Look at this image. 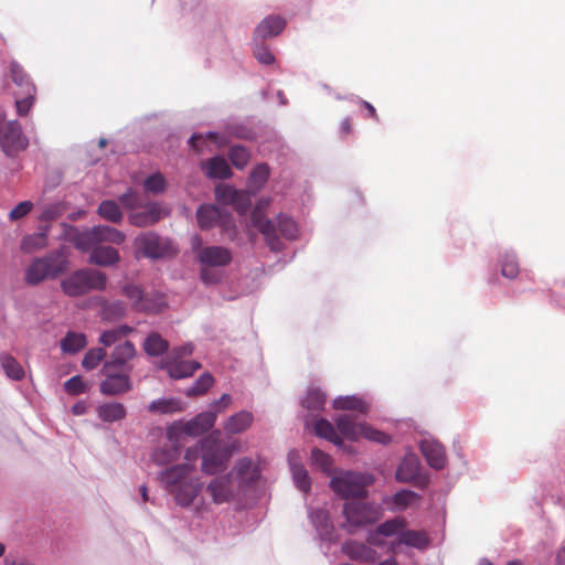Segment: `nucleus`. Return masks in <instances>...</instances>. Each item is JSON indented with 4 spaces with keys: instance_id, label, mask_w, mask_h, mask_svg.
I'll use <instances>...</instances> for the list:
<instances>
[{
    "instance_id": "obj_28",
    "label": "nucleus",
    "mask_w": 565,
    "mask_h": 565,
    "mask_svg": "<svg viewBox=\"0 0 565 565\" xmlns=\"http://www.w3.org/2000/svg\"><path fill=\"white\" fill-rule=\"evenodd\" d=\"M136 354V349L132 342L125 341L124 343L118 344L111 355L110 360L105 362V364H111L115 369H122Z\"/></svg>"
},
{
    "instance_id": "obj_27",
    "label": "nucleus",
    "mask_w": 565,
    "mask_h": 565,
    "mask_svg": "<svg viewBox=\"0 0 565 565\" xmlns=\"http://www.w3.org/2000/svg\"><path fill=\"white\" fill-rule=\"evenodd\" d=\"M233 472L245 486H252L259 478V470L256 466H254L252 459L249 458L239 459L236 462Z\"/></svg>"
},
{
    "instance_id": "obj_45",
    "label": "nucleus",
    "mask_w": 565,
    "mask_h": 565,
    "mask_svg": "<svg viewBox=\"0 0 565 565\" xmlns=\"http://www.w3.org/2000/svg\"><path fill=\"white\" fill-rule=\"evenodd\" d=\"M407 522L403 516H396L394 519L387 520L380 525L379 533H382L383 536H393L399 535L401 532L406 527Z\"/></svg>"
},
{
    "instance_id": "obj_2",
    "label": "nucleus",
    "mask_w": 565,
    "mask_h": 565,
    "mask_svg": "<svg viewBox=\"0 0 565 565\" xmlns=\"http://www.w3.org/2000/svg\"><path fill=\"white\" fill-rule=\"evenodd\" d=\"M68 267L67 259L61 253H52L44 257H36L28 266L24 280L30 286H36L45 279H54Z\"/></svg>"
},
{
    "instance_id": "obj_6",
    "label": "nucleus",
    "mask_w": 565,
    "mask_h": 565,
    "mask_svg": "<svg viewBox=\"0 0 565 565\" xmlns=\"http://www.w3.org/2000/svg\"><path fill=\"white\" fill-rule=\"evenodd\" d=\"M28 146L29 139L19 121L0 120V147L7 157H18Z\"/></svg>"
},
{
    "instance_id": "obj_62",
    "label": "nucleus",
    "mask_w": 565,
    "mask_h": 565,
    "mask_svg": "<svg viewBox=\"0 0 565 565\" xmlns=\"http://www.w3.org/2000/svg\"><path fill=\"white\" fill-rule=\"evenodd\" d=\"M64 388L68 394L78 395L85 392V384L81 376L76 375L64 383Z\"/></svg>"
},
{
    "instance_id": "obj_37",
    "label": "nucleus",
    "mask_w": 565,
    "mask_h": 565,
    "mask_svg": "<svg viewBox=\"0 0 565 565\" xmlns=\"http://www.w3.org/2000/svg\"><path fill=\"white\" fill-rule=\"evenodd\" d=\"M143 350L150 356H160L169 350V342L158 332H151L143 342Z\"/></svg>"
},
{
    "instance_id": "obj_40",
    "label": "nucleus",
    "mask_w": 565,
    "mask_h": 565,
    "mask_svg": "<svg viewBox=\"0 0 565 565\" xmlns=\"http://www.w3.org/2000/svg\"><path fill=\"white\" fill-rule=\"evenodd\" d=\"M97 213L102 218L115 224L120 223L124 217L119 205L113 200L103 201L97 209Z\"/></svg>"
},
{
    "instance_id": "obj_38",
    "label": "nucleus",
    "mask_w": 565,
    "mask_h": 565,
    "mask_svg": "<svg viewBox=\"0 0 565 565\" xmlns=\"http://www.w3.org/2000/svg\"><path fill=\"white\" fill-rule=\"evenodd\" d=\"M333 407L335 409L355 411L360 414H366L369 411L367 403L356 396L338 397L333 401Z\"/></svg>"
},
{
    "instance_id": "obj_30",
    "label": "nucleus",
    "mask_w": 565,
    "mask_h": 565,
    "mask_svg": "<svg viewBox=\"0 0 565 565\" xmlns=\"http://www.w3.org/2000/svg\"><path fill=\"white\" fill-rule=\"evenodd\" d=\"M254 416L248 411H241L232 415L225 423L224 429L228 434H241L247 430L253 424Z\"/></svg>"
},
{
    "instance_id": "obj_31",
    "label": "nucleus",
    "mask_w": 565,
    "mask_h": 565,
    "mask_svg": "<svg viewBox=\"0 0 565 565\" xmlns=\"http://www.w3.org/2000/svg\"><path fill=\"white\" fill-rule=\"evenodd\" d=\"M98 417L105 423H114L124 419L127 411L121 403H106L97 408Z\"/></svg>"
},
{
    "instance_id": "obj_55",
    "label": "nucleus",
    "mask_w": 565,
    "mask_h": 565,
    "mask_svg": "<svg viewBox=\"0 0 565 565\" xmlns=\"http://www.w3.org/2000/svg\"><path fill=\"white\" fill-rule=\"evenodd\" d=\"M254 56L260 64L264 65H270L275 62V56L262 40H258L256 42V45L254 47Z\"/></svg>"
},
{
    "instance_id": "obj_36",
    "label": "nucleus",
    "mask_w": 565,
    "mask_h": 565,
    "mask_svg": "<svg viewBox=\"0 0 565 565\" xmlns=\"http://www.w3.org/2000/svg\"><path fill=\"white\" fill-rule=\"evenodd\" d=\"M87 344L86 335L74 331H68L61 340V349L64 353L75 354Z\"/></svg>"
},
{
    "instance_id": "obj_12",
    "label": "nucleus",
    "mask_w": 565,
    "mask_h": 565,
    "mask_svg": "<svg viewBox=\"0 0 565 565\" xmlns=\"http://www.w3.org/2000/svg\"><path fill=\"white\" fill-rule=\"evenodd\" d=\"M232 456V449L218 446L209 447L205 445V449L202 454V470L206 475H215L223 471L226 467V462Z\"/></svg>"
},
{
    "instance_id": "obj_59",
    "label": "nucleus",
    "mask_w": 565,
    "mask_h": 565,
    "mask_svg": "<svg viewBox=\"0 0 565 565\" xmlns=\"http://www.w3.org/2000/svg\"><path fill=\"white\" fill-rule=\"evenodd\" d=\"M119 201L122 204V206L128 210H136L139 207H143V202H142L140 195L134 190H129L128 192L124 193L119 198Z\"/></svg>"
},
{
    "instance_id": "obj_49",
    "label": "nucleus",
    "mask_w": 565,
    "mask_h": 565,
    "mask_svg": "<svg viewBox=\"0 0 565 565\" xmlns=\"http://www.w3.org/2000/svg\"><path fill=\"white\" fill-rule=\"evenodd\" d=\"M269 173V167L266 163H259L253 169L249 175V182L256 191L267 182Z\"/></svg>"
},
{
    "instance_id": "obj_35",
    "label": "nucleus",
    "mask_w": 565,
    "mask_h": 565,
    "mask_svg": "<svg viewBox=\"0 0 565 565\" xmlns=\"http://www.w3.org/2000/svg\"><path fill=\"white\" fill-rule=\"evenodd\" d=\"M0 364L6 375L13 381H21L25 376L22 365L9 353L0 354Z\"/></svg>"
},
{
    "instance_id": "obj_61",
    "label": "nucleus",
    "mask_w": 565,
    "mask_h": 565,
    "mask_svg": "<svg viewBox=\"0 0 565 565\" xmlns=\"http://www.w3.org/2000/svg\"><path fill=\"white\" fill-rule=\"evenodd\" d=\"M194 347L192 343H186L180 347H175L168 356L164 359L171 360H185V358L193 354Z\"/></svg>"
},
{
    "instance_id": "obj_17",
    "label": "nucleus",
    "mask_w": 565,
    "mask_h": 565,
    "mask_svg": "<svg viewBox=\"0 0 565 565\" xmlns=\"http://www.w3.org/2000/svg\"><path fill=\"white\" fill-rule=\"evenodd\" d=\"M215 504L228 502L233 498L232 477L225 475L213 479L206 487Z\"/></svg>"
},
{
    "instance_id": "obj_16",
    "label": "nucleus",
    "mask_w": 565,
    "mask_h": 565,
    "mask_svg": "<svg viewBox=\"0 0 565 565\" xmlns=\"http://www.w3.org/2000/svg\"><path fill=\"white\" fill-rule=\"evenodd\" d=\"M216 420V412H203L196 415L193 419L182 424V433L189 436H200L210 430Z\"/></svg>"
},
{
    "instance_id": "obj_43",
    "label": "nucleus",
    "mask_w": 565,
    "mask_h": 565,
    "mask_svg": "<svg viewBox=\"0 0 565 565\" xmlns=\"http://www.w3.org/2000/svg\"><path fill=\"white\" fill-rule=\"evenodd\" d=\"M148 409L151 413L172 414V413L181 412L182 407L180 405V402L177 399L161 398V399L152 401L149 404Z\"/></svg>"
},
{
    "instance_id": "obj_7",
    "label": "nucleus",
    "mask_w": 565,
    "mask_h": 565,
    "mask_svg": "<svg viewBox=\"0 0 565 565\" xmlns=\"http://www.w3.org/2000/svg\"><path fill=\"white\" fill-rule=\"evenodd\" d=\"M134 246L137 252L147 258H162L175 254L172 243L159 236L154 232H147L138 235L134 239Z\"/></svg>"
},
{
    "instance_id": "obj_5",
    "label": "nucleus",
    "mask_w": 565,
    "mask_h": 565,
    "mask_svg": "<svg viewBox=\"0 0 565 565\" xmlns=\"http://www.w3.org/2000/svg\"><path fill=\"white\" fill-rule=\"evenodd\" d=\"M196 220L199 227L203 231L218 226L231 239L236 235L235 223L232 214L216 205H201L196 211Z\"/></svg>"
},
{
    "instance_id": "obj_51",
    "label": "nucleus",
    "mask_w": 565,
    "mask_h": 565,
    "mask_svg": "<svg viewBox=\"0 0 565 565\" xmlns=\"http://www.w3.org/2000/svg\"><path fill=\"white\" fill-rule=\"evenodd\" d=\"M35 95L36 94L14 93L15 107L19 116L23 117L29 114L35 102Z\"/></svg>"
},
{
    "instance_id": "obj_22",
    "label": "nucleus",
    "mask_w": 565,
    "mask_h": 565,
    "mask_svg": "<svg viewBox=\"0 0 565 565\" xmlns=\"http://www.w3.org/2000/svg\"><path fill=\"white\" fill-rule=\"evenodd\" d=\"M194 470V466L190 463H180L168 468L161 473V481L167 489L175 488L188 480L189 473Z\"/></svg>"
},
{
    "instance_id": "obj_25",
    "label": "nucleus",
    "mask_w": 565,
    "mask_h": 565,
    "mask_svg": "<svg viewBox=\"0 0 565 565\" xmlns=\"http://www.w3.org/2000/svg\"><path fill=\"white\" fill-rule=\"evenodd\" d=\"M202 169L210 179L225 180L230 179L233 174L227 161L220 156L203 162Z\"/></svg>"
},
{
    "instance_id": "obj_13",
    "label": "nucleus",
    "mask_w": 565,
    "mask_h": 565,
    "mask_svg": "<svg viewBox=\"0 0 565 565\" xmlns=\"http://www.w3.org/2000/svg\"><path fill=\"white\" fill-rule=\"evenodd\" d=\"M201 366V363L194 360L162 359L159 362V367L167 371L168 375L173 380L190 377L200 370Z\"/></svg>"
},
{
    "instance_id": "obj_64",
    "label": "nucleus",
    "mask_w": 565,
    "mask_h": 565,
    "mask_svg": "<svg viewBox=\"0 0 565 565\" xmlns=\"http://www.w3.org/2000/svg\"><path fill=\"white\" fill-rule=\"evenodd\" d=\"M230 204L234 205L239 213H244L250 204L249 195L246 192L241 191V196L235 198V200L231 201Z\"/></svg>"
},
{
    "instance_id": "obj_54",
    "label": "nucleus",
    "mask_w": 565,
    "mask_h": 565,
    "mask_svg": "<svg viewBox=\"0 0 565 565\" xmlns=\"http://www.w3.org/2000/svg\"><path fill=\"white\" fill-rule=\"evenodd\" d=\"M215 195L217 201L230 204L231 201H234L235 198L241 196V191L234 189L228 184H218L215 188Z\"/></svg>"
},
{
    "instance_id": "obj_53",
    "label": "nucleus",
    "mask_w": 565,
    "mask_h": 565,
    "mask_svg": "<svg viewBox=\"0 0 565 565\" xmlns=\"http://www.w3.org/2000/svg\"><path fill=\"white\" fill-rule=\"evenodd\" d=\"M166 179L161 173L151 174L143 182L145 190L153 194L162 193L166 190Z\"/></svg>"
},
{
    "instance_id": "obj_44",
    "label": "nucleus",
    "mask_w": 565,
    "mask_h": 565,
    "mask_svg": "<svg viewBox=\"0 0 565 565\" xmlns=\"http://www.w3.org/2000/svg\"><path fill=\"white\" fill-rule=\"evenodd\" d=\"M214 384V377L211 373H203L186 391V396L194 397L205 394Z\"/></svg>"
},
{
    "instance_id": "obj_58",
    "label": "nucleus",
    "mask_w": 565,
    "mask_h": 565,
    "mask_svg": "<svg viewBox=\"0 0 565 565\" xmlns=\"http://www.w3.org/2000/svg\"><path fill=\"white\" fill-rule=\"evenodd\" d=\"M33 207L34 204L31 201H22L9 212L8 217L11 222H17L25 217Z\"/></svg>"
},
{
    "instance_id": "obj_60",
    "label": "nucleus",
    "mask_w": 565,
    "mask_h": 565,
    "mask_svg": "<svg viewBox=\"0 0 565 565\" xmlns=\"http://www.w3.org/2000/svg\"><path fill=\"white\" fill-rule=\"evenodd\" d=\"M418 495L411 490H402L394 494L393 502L396 507L405 509L409 505Z\"/></svg>"
},
{
    "instance_id": "obj_48",
    "label": "nucleus",
    "mask_w": 565,
    "mask_h": 565,
    "mask_svg": "<svg viewBox=\"0 0 565 565\" xmlns=\"http://www.w3.org/2000/svg\"><path fill=\"white\" fill-rule=\"evenodd\" d=\"M107 353L103 348H94L86 352L82 365L85 370H94L105 358Z\"/></svg>"
},
{
    "instance_id": "obj_19",
    "label": "nucleus",
    "mask_w": 565,
    "mask_h": 565,
    "mask_svg": "<svg viewBox=\"0 0 565 565\" xmlns=\"http://www.w3.org/2000/svg\"><path fill=\"white\" fill-rule=\"evenodd\" d=\"M341 551L351 559L364 563H374L377 558L375 550L364 543L353 540L345 541L341 546Z\"/></svg>"
},
{
    "instance_id": "obj_41",
    "label": "nucleus",
    "mask_w": 565,
    "mask_h": 565,
    "mask_svg": "<svg viewBox=\"0 0 565 565\" xmlns=\"http://www.w3.org/2000/svg\"><path fill=\"white\" fill-rule=\"evenodd\" d=\"M47 245L46 233H35L31 235H26L21 241V250L23 253H34L36 250L45 248Z\"/></svg>"
},
{
    "instance_id": "obj_29",
    "label": "nucleus",
    "mask_w": 565,
    "mask_h": 565,
    "mask_svg": "<svg viewBox=\"0 0 565 565\" xmlns=\"http://www.w3.org/2000/svg\"><path fill=\"white\" fill-rule=\"evenodd\" d=\"M61 288L68 297H79L88 294L81 269L63 279L61 281Z\"/></svg>"
},
{
    "instance_id": "obj_4",
    "label": "nucleus",
    "mask_w": 565,
    "mask_h": 565,
    "mask_svg": "<svg viewBox=\"0 0 565 565\" xmlns=\"http://www.w3.org/2000/svg\"><path fill=\"white\" fill-rule=\"evenodd\" d=\"M372 483L369 475L342 471L330 481V488L341 498H365L366 487Z\"/></svg>"
},
{
    "instance_id": "obj_26",
    "label": "nucleus",
    "mask_w": 565,
    "mask_h": 565,
    "mask_svg": "<svg viewBox=\"0 0 565 565\" xmlns=\"http://www.w3.org/2000/svg\"><path fill=\"white\" fill-rule=\"evenodd\" d=\"M396 545H406L418 550H425L429 545V537L422 530H403L394 543Z\"/></svg>"
},
{
    "instance_id": "obj_8",
    "label": "nucleus",
    "mask_w": 565,
    "mask_h": 565,
    "mask_svg": "<svg viewBox=\"0 0 565 565\" xmlns=\"http://www.w3.org/2000/svg\"><path fill=\"white\" fill-rule=\"evenodd\" d=\"M121 295L130 301L131 308L138 312L157 313L161 310L162 300L146 294L141 286L137 284H124Z\"/></svg>"
},
{
    "instance_id": "obj_20",
    "label": "nucleus",
    "mask_w": 565,
    "mask_h": 565,
    "mask_svg": "<svg viewBox=\"0 0 565 565\" xmlns=\"http://www.w3.org/2000/svg\"><path fill=\"white\" fill-rule=\"evenodd\" d=\"M88 252L90 253L88 262L93 265L110 267L120 262L119 252L111 246L94 245Z\"/></svg>"
},
{
    "instance_id": "obj_57",
    "label": "nucleus",
    "mask_w": 565,
    "mask_h": 565,
    "mask_svg": "<svg viewBox=\"0 0 565 565\" xmlns=\"http://www.w3.org/2000/svg\"><path fill=\"white\" fill-rule=\"evenodd\" d=\"M362 437L383 445H386L391 441V437L387 434L377 430L365 423L363 426Z\"/></svg>"
},
{
    "instance_id": "obj_11",
    "label": "nucleus",
    "mask_w": 565,
    "mask_h": 565,
    "mask_svg": "<svg viewBox=\"0 0 565 565\" xmlns=\"http://www.w3.org/2000/svg\"><path fill=\"white\" fill-rule=\"evenodd\" d=\"M201 241L195 237L193 248L196 249V258L202 266L223 267L232 262V253L223 246L200 247Z\"/></svg>"
},
{
    "instance_id": "obj_32",
    "label": "nucleus",
    "mask_w": 565,
    "mask_h": 565,
    "mask_svg": "<svg viewBox=\"0 0 565 565\" xmlns=\"http://www.w3.org/2000/svg\"><path fill=\"white\" fill-rule=\"evenodd\" d=\"M10 72L13 83L20 88L17 93L36 94L35 85L31 82L30 76L18 63L11 64Z\"/></svg>"
},
{
    "instance_id": "obj_33",
    "label": "nucleus",
    "mask_w": 565,
    "mask_h": 565,
    "mask_svg": "<svg viewBox=\"0 0 565 565\" xmlns=\"http://www.w3.org/2000/svg\"><path fill=\"white\" fill-rule=\"evenodd\" d=\"M419 472L418 459L414 456H409L403 459L396 470V479L402 482L413 481Z\"/></svg>"
},
{
    "instance_id": "obj_52",
    "label": "nucleus",
    "mask_w": 565,
    "mask_h": 565,
    "mask_svg": "<svg viewBox=\"0 0 565 565\" xmlns=\"http://www.w3.org/2000/svg\"><path fill=\"white\" fill-rule=\"evenodd\" d=\"M291 470L297 488L305 493L309 492L311 483L308 471L302 466L297 465H294Z\"/></svg>"
},
{
    "instance_id": "obj_1",
    "label": "nucleus",
    "mask_w": 565,
    "mask_h": 565,
    "mask_svg": "<svg viewBox=\"0 0 565 565\" xmlns=\"http://www.w3.org/2000/svg\"><path fill=\"white\" fill-rule=\"evenodd\" d=\"M252 222L253 225L265 236V239L271 250L281 249V243L277 232L287 239H295L298 235V226L296 222L282 214L278 215L277 224H275L271 220H267L260 215L259 212L254 211Z\"/></svg>"
},
{
    "instance_id": "obj_18",
    "label": "nucleus",
    "mask_w": 565,
    "mask_h": 565,
    "mask_svg": "<svg viewBox=\"0 0 565 565\" xmlns=\"http://www.w3.org/2000/svg\"><path fill=\"white\" fill-rule=\"evenodd\" d=\"M202 486L198 478H193L171 488L169 492L174 494L178 504L189 507L202 490Z\"/></svg>"
},
{
    "instance_id": "obj_21",
    "label": "nucleus",
    "mask_w": 565,
    "mask_h": 565,
    "mask_svg": "<svg viewBox=\"0 0 565 565\" xmlns=\"http://www.w3.org/2000/svg\"><path fill=\"white\" fill-rule=\"evenodd\" d=\"M286 26V21L279 15L265 18L255 29L254 41H264L267 38L278 35Z\"/></svg>"
},
{
    "instance_id": "obj_39",
    "label": "nucleus",
    "mask_w": 565,
    "mask_h": 565,
    "mask_svg": "<svg viewBox=\"0 0 565 565\" xmlns=\"http://www.w3.org/2000/svg\"><path fill=\"white\" fill-rule=\"evenodd\" d=\"M315 433L335 446H342L343 439L337 434L334 426L327 419L320 418L315 424Z\"/></svg>"
},
{
    "instance_id": "obj_34",
    "label": "nucleus",
    "mask_w": 565,
    "mask_h": 565,
    "mask_svg": "<svg viewBox=\"0 0 565 565\" xmlns=\"http://www.w3.org/2000/svg\"><path fill=\"white\" fill-rule=\"evenodd\" d=\"M84 277L86 288L89 291L99 290L103 291L107 286V275L98 269L85 268L81 269Z\"/></svg>"
},
{
    "instance_id": "obj_42",
    "label": "nucleus",
    "mask_w": 565,
    "mask_h": 565,
    "mask_svg": "<svg viewBox=\"0 0 565 565\" xmlns=\"http://www.w3.org/2000/svg\"><path fill=\"white\" fill-rule=\"evenodd\" d=\"M327 395L318 388L308 390L301 404L309 411H321L324 407Z\"/></svg>"
},
{
    "instance_id": "obj_15",
    "label": "nucleus",
    "mask_w": 565,
    "mask_h": 565,
    "mask_svg": "<svg viewBox=\"0 0 565 565\" xmlns=\"http://www.w3.org/2000/svg\"><path fill=\"white\" fill-rule=\"evenodd\" d=\"M419 448L422 455L431 468L440 470L445 467L447 459L445 449L440 443L433 439H424Z\"/></svg>"
},
{
    "instance_id": "obj_23",
    "label": "nucleus",
    "mask_w": 565,
    "mask_h": 565,
    "mask_svg": "<svg viewBox=\"0 0 565 565\" xmlns=\"http://www.w3.org/2000/svg\"><path fill=\"white\" fill-rule=\"evenodd\" d=\"M97 303L100 308V318L106 321L118 320L125 317L127 312V306L121 300H107L104 297H98Z\"/></svg>"
},
{
    "instance_id": "obj_14",
    "label": "nucleus",
    "mask_w": 565,
    "mask_h": 565,
    "mask_svg": "<svg viewBox=\"0 0 565 565\" xmlns=\"http://www.w3.org/2000/svg\"><path fill=\"white\" fill-rule=\"evenodd\" d=\"M143 211L134 212L129 215L130 224L138 227H147L158 223L167 212L159 203L143 204Z\"/></svg>"
},
{
    "instance_id": "obj_50",
    "label": "nucleus",
    "mask_w": 565,
    "mask_h": 565,
    "mask_svg": "<svg viewBox=\"0 0 565 565\" xmlns=\"http://www.w3.org/2000/svg\"><path fill=\"white\" fill-rule=\"evenodd\" d=\"M311 459L323 472L328 475L332 472L333 459L327 452L318 448H313L311 450Z\"/></svg>"
},
{
    "instance_id": "obj_63",
    "label": "nucleus",
    "mask_w": 565,
    "mask_h": 565,
    "mask_svg": "<svg viewBox=\"0 0 565 565\" xmlns=\"http://www.w3.org/2000/svg\"><path fill=\"white\" fill-rule=\"evenodd\" d=\"M211 444H213L211 440L204 439L201 441L200 446L188 448L184 454V459L186 460L185 463L193 465L192 462H194L199 458L201 451H204L205 445H211Z\"/></svg>"
},
{
    "instance_id": "obj_56",
    "label": "nucleus",
    "mask_w": 565,
    "mask_h": 565,
    "mask_svg": "<svg viewBox=\"0 0 565 565\" xmlns=\"http://www.w3.org/2000/svg\"><path fill=\"white\" fill-rule=\"evenodd\" d=\"M520 268L514 256L505 255L501 263L502 276L514 279L519 275Z\"/></svg>"
},
{
    "instance_id": "obj_10",
    "label": "nucleus",
    "mask_w": 565,
    "mask_h": 565,
    "mask_svg": "<svg viewBox=\"0 0 565 565\" xmlns=\"http://www.w3.org/2000/svg\"><path fill=\"white\" fill-rule=\"evenodd\" d=\"M343 514L349 533H353L356 527L374 523L379 519L377 511L362 501L347 502Z\"/></svg>"
},
{
    "instance_id": "obj_46",
    "label": "nucleus",
    "mask_w": 565,
    "mask_h": 565,
    "mask_svg": "<svg viewBox=\"0 0 565 565\" xmlns=\"http://www.w3.org/2000/svg\"><path fill=\"white\" fill-rule=\"evenodd\" d=\"M132 329L127 326H121L111 330L104 331L100 334L99 341L105 347H110L115 344L117 341L125 338L128 333H130Z\"/></svg>"
},
{
    "instance_id": "obj_24",
    "label": "nucleus",
    "mask_w": 565,
    "mask_h": 565,
    "mask_svg": "<svg viewBox=\"0 0 565 565\" xmlns=\"http://www.w3.org/2000/svg\"><path fill=\"white\" fill-rule=\"evenodd\" d=\"M335 425L339 433L351 441L362 437L364 423H356L351 415H340L335 419Z\"/></svg>"
},
{
    "instance_id": "obj_47",
    "label": "nucleus",
    "mask_w": 565,
    "mask_h": 565,
    "mask_svg": "<svg viewBox=\"0 0 565 565\" xmlns=\"http://www.w3.org/2000/svg\"><path fill=\"white\" fill-rule=\"evenodd\" d=\"M228 158L236 169H244L250 158L249 151L243 146H233L228 151Z\"/></svg>"
},
{
    "instance_id": "obj_3",
    "label": "nucleus",
    "mask_w": 565,
    "mask_h": 565,
    "mask_svg": "<svg viewBox=\"0 0 565 565\" xmlns=\"http://www.w3.org/2000/svg\"><path fill=\"white\" fill-rule=\"evenodd\" d=\"M126 241V235L108 225H96L83 232H77L73 237V243L77 249L87 253L94 245L110 243L120 245Z\"/></svg>"
},
{
    "instance_id": "obj_9",
    "label": "nucleus",
    "mask_w": 565,
    "mask_h": 565,
    "mask_svg": "<svg viewBox=\"0 0 565 565\" xmlns=\"http://www.w3.org/2000/svg\"><path fill=\"white\" fill-rule=\"evenodd\" d=\"M102 373L105 380L99 384V391L107 396L121 395L132 387L128 371L115 369L111 364H104Z\"/></svg>"
}]
</instances>
